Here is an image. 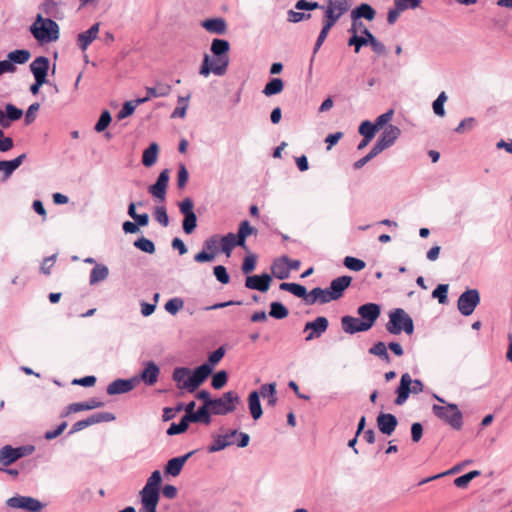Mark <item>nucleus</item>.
<instances>
[{
    "label": "nucleus",
    "instance_id": "1",
    "mask_svg": "<svg viewBox=\"0 0 512 512\" xmlns=\"http://www.w3.org/2000/svg\"><path fill=\"white\" fill-rule=\"evenodd\" d=\"M210 50L214 58L211 60L208 54L204 55L199 74L204 77H208L210 73L217 76L225 75L230 61L229 42L225 39L215 38L211 43Z\"/></svg>",
    "mask_w": 512,
    "mask_h": 512
},
{
    "label": "nucleus",
    "instance_id": "2",
    "mask_svg": "<svg viewBox=\"0 0 512 512\" xmlns=\"http://www.w3.org/2000/svg\"><path fill=\"white\" fill-rule=\"evenodd\" d=\"M210 375L206 365H199L193 370L188 367H176L172 372V380L180 390L193 393Z\"/></svg>",
    "mask_w": 512,
    "mask_h": 512
},
{
    "label": "nucleus",
    "instance_id": "3",
    "mask_svg": "<svg viewBox=\"0 0 512 512\" xmlns=\"http://www.w3.org/2000/svg\"><path fill=\"white\" fill-rule=\"evenodd\" d=\"M279 289L292 293L294 296L301 298L306 305L327 304L329 303L326 290L321 287H315L310 292L304 285L298 283L282 282Z\"/></svg>",
    "mask_w": 512,
    "mask_h": 512
},
{
    "label": "nucleus",
    "instance_id": "4",
    "mask_svg": "<svg viewBox=\"0 0 512 512\" xmlns=\"http://www.w3.org/2000/svg\"><path fill=\"white\" fill-rule=\"evenodd\" d=\"M433 397L440 403L444 405L434 404L432 406L433 414L439 418L441 421L449 425L454 430H460L463 426V414L459 410L457 404L454 403H446V401L434 394Z\"/></svg>",
    "mask_w": 512,
    "mask_h": 512
},
{
    "label": "nucleus",
    "instance_id": "5",
    "mask_svg": "<svg viewBox=\"0 0 512 512\" xmlns=\"http://www.w3.org/2000/svg\"><path fill=\"white\" fill-rule=\"evenodd\" d=\"M60 37V27L51 18L43 17L41 13L34 19V39L39 45L56 42Z\"/></svg>",
    "mask_w": 512,
    "mask_h": 512
},
{
    "label": "nucleus",
    "instance_id": "6",
    "mask_svg": "<svg viewBox=\"0 0 512 512\" xmlns=\"http://www.w3.org/2000/svg\"><path fill=\"white\" fill-rule=\"evenodd\" d=\"M386 330L393 335H398L402 331L407 335H411L414 332V323L412 318L402 308H396L389 314Z\"/></svg>",
    "mask_w": 512,
    "mask_h": 512
},
{
    "label": "nucleus",
    "instance_id": "7",
    "mask_svg": "<svg viewBox=\"0 0 512 512\" xmlns=\"http://www.w3.org/2000/svg\"><path fill=\"white\" fill-rule=\"evenodd\" d=\"M423 390L424 384L421 380H413L409 373H404L401 375L400 384L395 391L397 396L394 402L396 405H403L411 393L419 394L423 392Z\"/></svg>",
    "mask_w": 512,
    "mask_h": 512
},
{
    "label": "nucleus",
    "instance_id": "8",
    "mask_svg": "<svg viewBox=\"0 0 512 512\" xmlns=\"http://www.w3.org/2000/svg\"><path fill=\"white\" fill-rule=\"evenodd\" d=\"M240 402L241 399L237 392L227 391L221 397L214 399L209 409L211 414L227 415L234 412Z\"/></svg>",
    "mask_w": 512,
    "mask_h": 512
},
{
    "label": "nucleus",
    "instance_id": "9",
    "mask_svg": "<svg viewBox=\"0 0 512 512\" xmlns=\"http://www.w3.org/2000/svg\"><path fill=\"white\" fill-rule=\"evenodd\" d=\"M480 300V293L477 289H467L459 296L457 308L463 316H469L479 305Z\"/></svg>",
    "mask_w": 512,
    "mask_h": 512
},
{
    "label": "nucleus",
    "instance_id": "10",
    "mask_svg": "<svg viewBox=\"0 0 512 512\" xmlns=\"http://www.w3.org/2000/svg\"><path fill=\"white\" fill-rule=\"evenodd\" d=\"M179 211L184 216L182 228L186 234H191L197 227V216L194 212V203L187 197L179 203Z\"/></svg>",
    "mask_w": 512,
    "mask_h": 512
},
{
    "label": "nucleus",
    "instance_id": "11",
    "mask_svg": "<svg viewBox=\"0 0 512 512\" xmlns=\"http://www.w3.org/2000/svg\"><path fill=\"white\" fill-rule=\"evenodd\" d=\"M116 419L115 415L111 412H97L90 416H88L86 419L79 420L75 422L70 430L67 433V436H71L91 425L102 423V422H112Z\"/></svg>",
    "mask_w": 512,
    "mask_h": 512
},
{
    "label": "nucleus",
    "instance_id": "12",
    "mask_svg": "<svg viewBox=\"0 0 512 512\" xmlns=\"http://www.w3.org/2000/svg\"><path fill=\"white\" fill-rule=\"evenodd\" d=\"M31 452L32 445H24L16 448L11 445H5L0 449V465L9 466Z\"/></svg>",
    "mask_w": 512,
    "mask_h": 512
},
{
    "label": "nucleus",
    "instance_id": "13",
    "mask_svg": "<svg viewBox=\"0 0 512 512\" xmlns=\"http://www.w3.org/2000/svg\"><path fill=\"white\" fill-rule=\"evenodd\" d=\"M218 252L219 237L218 235H213L204 241L203 250L195 254L194 261L198 263L213 261Z\"/></svg>",
    "mask_w": 512,
    "mask_h": 512
},
{
    "label": "nucleus",
    "instance_id": "14",
    "mask_svg": "<svg viewBox=\"0 0 512 512\" xmlns=\"http://www.w3.org/2000/svg\"><path fill=\"white\" fill-rule=\"evenodd\" d=\"M352 277L343 275L333 279L328 288H325L329 301L340 299L345 290L350 286Z\"/></svg>",
    "mask_w": 512,
    "mask_h": 512
},
{
    "label": "nucleus",
    "instance_id": "15",
    "mask_svg": "<svg viewBox=\"0 0 512 512\" xmlns=\"http://www.w3.org/2000/svg\"><path fill=\"white\" fill-rule=\"evenodd\" d=\"M329 326V321L324 316H318L313 321H309L304 326V332L310 331L309 334L305 337L306 341H311L313 339L319 338L324 334Z\"/></svg>",
    "mask_w": 512,
    "mask_h": 512
},
{
    "label": "nucleus",
    "instance_id": "16",
    "mask_svg": "<svg viewBox=\"0 0 512 512\" xmlns=\"http://www.w3.org/2000/svg\"><path fill=\"white\" fill-rule=\"evenodd\" d=\"M272 282V276L268 273L260 275H248L245 279V287L259 292H267Z\"/></svg>",
    "mask_w": 512,
    "mask_h": 512
},
{
    "label": "nucleus",
    "instance_id": "17",
    "mask_svg": "<svg viewBox=\"0 0 512 512\" xmlns=\"http://www.w3.org/2000/svg\"><path fill=\"white\" fill-rule=\"evenodd\" d=\"M357 313L362 318V322L367 324L369 330L380 316L381 308L376 303H366L358 307Z\"/></svg>",
    "mask_w": 512,
    "mask_h": 512
},
{
    "label": "nucleus",
    "instance_id": "18",
    "mask_svg": "<svg viewBox=\"0 0 512 512\" xmlns=\"http://www.w3.org/2000/svg\"><path fill=\"white\" fill-rule=\"evenodd\" d=\"M24 112L22 109L16 107L12 103L5 105V110L0 109V127L3 129L9 128L12 122L22 118Z\"/></svg>",
    "mask_w": 512,
    "mask_h": 512
},
{
    "label": "nucleus",
    "instance_id": "19",
    "mask_svg": "<svg viewBox=\"0 0 512 512\" xmlns=\"http://www.w3.org/2000/svg\"><path fill=\"white\" fill-rule=\"evenodd\" d=\"M237 435V429L229 430L225 434L213 436L212 443L208 446L209 453H215L233 445L235 442L233 438Z\"/></svg>",
    "mask_w": 512,
    "mask_h": 512
},
{
    "label": "nucleus",
    "instance_id": "20",
    "mask_svg": "<svg viewBox=\"0 0 512 512\" xmlns=\"http://www.w3.org/2000/svg\"><path fill=\"white\" fill-rule=\"evenodd\" d=\"M169 173L170 172L168 169L162 170L159 173L156 182L153 185H151L148 189V191L160 201L165 200L166 190L170 179Z\"/></svg>",
    "mask_w": 512,
    "mask_h": 512
},
{
    "label": "nucleus",
    "instance_id": "21",
    "mask_svg": "<svg viewBox=\"0 0 512 512\" xmlns=\"http://www.w3.org/2000/svg\"><path fill=\"white\" fill-rule=\"evenodd\" d=\"M138 382V378L116 379L107 386L108 395L124 394L132 391Z\"/></svg>",
    "mask_w": 512,
    "mask_h": 512
},
{
    "label": "nucleus",
    "instance_id": "22",
    "mask_svg": "<svg viewBox=\"0 0 512 512\" xmlns=\"http://www.w3.org/2000/svg\"><path fill=\"white\" fill-rule=\"evenodd\" d=\"M171 90L172 87L169 84L157 82L155 87H146V96L137 98L136 104L146 103L153 97H166L170 94Z\"/></svg>",
    "mask_w": 512,
    "mask_h": 512
},
{
    "label": "nucleus",
    "instance_id": "23",
    "mask_svg": "<svg viewBox=\"0 0 512 512\" xmlns=\"http://www.w3.org/2000/svg\"><path fill=\"white\" fill-rule=\"evenodd\" d=\"M375 15L376 11L374 8L367 3H362L351 11V19L354 20V26H363V23L360 21L361 18L372 21Z\"/></svg>",
    "mask_w": 512,
    "mask_h": 512
},
{
    "label": "nucleus",
    "instance_id": "24",
    "mask_svg": "<svg viewBox=\"0 0 512 512\" xmlns=\"http://www.w3.org/2000/svg\"><path fill=\"white\" fill-rule=\"evenodd\" d=\"M159 374V366L153 361H148L144 364V369L141 371L139 379L143 381L145 385L152 386L157 382Z\"/></svg>",
    "mask_w": 512,
    "mask_h": 512
},
{
    "label": "nucleus",
    "instance_id": "25",
    "mask_svg": "<svg viewBox=\"0 0 512 512\" xmlns=\"http://www.w3.org/2000/svg\"><path fill=\"white\" fill-rule=\"evenodd\" d=\"M398 425L397 417L391 413L381 412L377 417V426L381 433L391 435Z\"/></svg>",
    "mask_w": 512,
    "mask_h": 512
},
{
    "label": "nucleus",
    "instance_id": "26",
    "mask_svg": "<svg viewBox=\"0 0 512 512\" xmlns=\"http://www.w3.org/2000/svg\"><path fill=\"white\" fill-rule=\"evenodd\" d=\"M341 325L343 331L347 334L368 331L366 323H363L359 318L350 315H346L341 318Z\"/></svg>",
    "mask_w": 512,
    "mask_h": 512
},
{
    "label": "nucleus",
    "instance_id": "27",
    "mask_svg": "<svg viewBox=\"0 0 512 512\" xmlns=\"http://www.w3.org/2000/svg\"><path fill=\"white\" fill-rule=\"evenodd\" d=\"M100 23H94L88 30L81 32L77 35V45L81 51L87 50L89 45L97 38L99 33Z\"/></svg>",
    "mask_w": 512,
    "mask_h": 512
},
{
    "label": "nucleus",
    "instance_id": "28",
    "mask_svg": "<svg viewBox=\"0 0 512 512\" xmlns=\"http://www.w3.org/2000/svg\"><path fill=\"white\" fill-rule=\"evenodd\" d=\"M194 454V451H190L186 453L185 455L174 457L170 460H168L164 472L167 475H171L173 477H176L180 474L181 470L183 469L184 464L186 461Z\"/></svg>",
    "mask_w": 512,
    "mask_h": 512
},
{
    "label": "nucleus",
    "instance_id": "29",
    "mask_svg": "<svg viewBox=\"0 0 512 512\" xmlns=\"http://www.w3.org/2000/svg\"><path fill=\"white\" fill-rule=\"evenodd\" d=\"M162 481V476L159 470H155L151 473L150 477L147 480V483L142 488L139 494H148L154 496H160V484Z\"/></svg>",
    "mask_w": 512,
    "mask_h": 512
},
{
    "label": "nucleus",
    "instance_id": "30",
    "mask_svg": "<svg viewBox=\"0 0 512 512\" xmlns=\"http://www.w3.org/2000/svg\"><path fill=\"white\" fill-rule=\"evenodd\" d=\"M288 257L282 256L279 258H276L271 265V276H274L275 278L279 280H284L289 278V267L287 265Z\"/></svg>",
    "mask_w": 512,
    "mask_h": 512
},
{
    "label": "nucleus",
    "instance_id": "31",
    "mask_svg": "<svg viewBox=\"0 0 512 512\" xmlns=\"http://www.w3.org/2000/svg\"><path fill=\"white\" fill-rule=\"evenodd\" d=\"M400 135H401L400 128L390 124V125L385 126L383 132L381 133V135L378 137L377 140L380 141L384 145V147L387 149V148L391 147L396 142V140L399 138Z\"/></svg>",
    "mask_w": 512,
    "mask_h": 512
},
{
    "label": "nucleus",
    "instance_id": "32",
    "mask_svg": "<svg viewBox=\"0 0 512 512\" xmlns=\"http://www.w3.org/2000/svg\"><path fill=\"white\" fill-rule=\"evenodd\" d=\"M201 26L208 32L223 35L227 31V23L224 18L216 17L204 20Z\"/></svg>",
    "mask_w": 512,
    "mask_h": 512
},
{
    "label": "nucleus",
    "instance_id": "33",
    "mask_svg": "<svg viewBox=\"0 0 512 512\" xmlns=\"http://www.w3.org/2000/svg\"><path fill=\"white\" fill-rule=\"evenodd\" d=\"M248 408L251 417L256 421L263 415V410L260 402V393L257 390H253L248 395Z\"/></svg>",
    "mask_w": 512,
    "mask_h": 512
},
{
    "label": "nucleus",
    "instance_id": "34",
    "mask_svg": "<svg viewBox=\"0 0 512 512\" xmlns=\"http://www.w3.org/2000/svg\"><path fill=\"white\" fill-rule=\"evenodd\" d=\"M188 423H203L205 425H209L211 423V412L210 409L206 406H200L197 411L190 413L189 415H184Z\"/></svg>",
    "mask_w": 512,
    "mask_h": 512
},
{
    "label": "nucleus",
    "instance_id": "35",
    "mask_svg": "<svg viewBox=\"0 0 512 512\" xmlns=\"http://www.w3.org/2000/svg\"><path fill=\"white\" fill-rule=\"evenodd\" d=\"M362 36H358V34L352 35L348 40L349 46H354V50L358 53L362 46L369 45V36L373 35L370 30L364 27L361 30Z\"/></svg>",
    "mask_w": 512,
    "mask_h": 512
},
{
    "label": "nucleus",
    "instance_id": "36",
    "mask_svg": "<svg viewBox=\"0 0 512 512\" xmlns=\"http://www.w3.org/2000/svg\"><path fill=\"white\" fill-rule=\"evenodd\" d=\"M159 146L156 142H152L142 154V164L145 167H152L158 158Z\"/></svg>",
    "mask_w": 512,
    "mask_h": 512
},
{
    "label": "nucleus",
    "instance_id": "37",
    "mask_svg": "<svg viewBox=\"0 0 512 512\" xmlns=\"http://www.w3.org/2000/svg\"><path fill=\"white\" fill-rule=\"evenodd\" d=\"M7 58L11 66L22 65L29 61L31 52L27 49H16L8 53Z\"/></svg>",
    "mask_w": 512,
    "mask_h": 512
},
{
    "label": "nucleus",
    "instance_id": "38",
    "mask_svg": "<svg viewBox=\"0 0 512 512\" xmlns=\"http://www.w3.org/2000/svg\"><path fill=\"white\" fill-rule=\"evenodd\" d=\"M6 504L11 508L24 509L27 512H32L31 496H14L9 498Z\"/></svg>",
    "mask_w": 512,
    "mask_h": 512
},
{
    "label": "nucleus",
    "instance_id": "39",
    "mask_svg": "<svg viewBox=\"0 0 512 512\" xmlns=\"http://www.w3.org/2000/svg\"><path fill=\"white\" fill-rule=\"evenodd\" d=\"M351 7L350 0H327V6L325 9H331L333 14L338 18H341Z\"/></svg>",
    "mask_w": 512,
    "mask_h": 512
},
{
    "label": "nucleus",
    "instance_id": "40",
    "mask_svg": "<svg viewBox=\"0 0 512 512\" xmlns=\"http://www.w3.org/2000/svg\"><path fill=\"white\" fill-rule=\"evenodd\" d=\"M109 275V269L104 264H95L94 268L90 272L89 283L95 285L101 281H104Z\"/></svg>",
    "mask_w": 512,
    "mask_h": 512
},
{
    "label": "nucleus",
    "instance_id": "41",
    "mask_svg": "<svg viewBox=\"0 0 512 512\" xmlns=\"http://www.w3.org/2000/svg\"><path fill=\"white\" fill-rule=\"evenodd\" d=\"M258 392L260 393V396L268 399L267 404L269 406L273 407L276 405L278 399L276 396L277 391L275 382L263 384Z\"/></svg>",
    "mask_w": 512,
    "mask_h": 512
},
{
    "label": "nucleus",
    "instance_id": "42",
    "mask_svg": "<svg viewBox=\"0 0 512 512\" xmlns=\"http://www.w3.org/2000/svg\"><path fill=\"white\" fill-rule=\"evenodd\" d=\"M50 69V61L45 56H39L34 59V77L46 78Z\"/></svg>",
    "mask_w": 512,
    "mask_h": 512
},
{
    "label": "nucleus",
    "instance_id": "43",
    "mask_svg": "<svg viewBox=\"0 0 512 512\" xmlns=\"http://www.w3.org/2000/svg\"><path fill=\"white\" fill-rule=\"evenodd\" d=\"M140 498L142 506L139 509V512H157V505L160 496L140 494Z\"/></svg>",
    "mask_w": 512,
    "mask_h": 512
},
{
    "label": "nucleus",
    "instance_id": "44",
    "mask_svg": "<svg viewBox=\"0 0 512 512\" xmlns=\"http://www.w3.org/2000/svg\"><path fill=\"white\" fill-rule=\"evenodd\" d=\"M284 89V82L281 78H271L265 85L262 93L267 96H273L281 93Z\"/></svg>",
    "mask_w": 512,
    "mask_h": 512
},
{
    "label": "nucleus",
    "instance_id": "45",
    "mask_svg": "<svg viewBox=\"0 0 512 512\" xmlns=\"http://www.w3.org/2000/svg\"><path fill=\"white\" fill-rule=\"evenodd\" d=\"M289 315L288 308L281 302L270 303L269 316L278 320L284 319Z\"/></svg>",
    "mask_w": 512,
    "mask_h": 512
},
{
    "label": "nucleus",
    "instance_id": "46",
    "mask_svg": "<svg viewBox=\"0 0 512 512\" xmlns=\"http://www.w3.org/2000/svg\"><path fill=\"white\" fill-rule=\"evenodd\" d=\"M387 349L388 345H386L384 342L379 341L369 349V353L378 356L381 360H383L386 363H390L391 358Z\"/></svg>",
    "mask_w": 512,
    "mask_h": 512
},
{
    "label": "nucleus",
    "instance_id": "47",
    "mask_svg": "<svg viewBox=\"0 0 512 512\" xmlns=\"http://www.w3.org/2000/svg\"><path fill=\"white\" fill-rule=\"evenodd\" d=\"M133 245L135 248L147 254H153L156 251L154 242L144 236L136 239Z\"/></svg>",
    "mask_w": 512,
    "mask_h": 512
},
{
    "label": "nucleus",
    "instance_id": "48",
    "mask_svg": "<svg viewBox=\"0 0 512 512\" xmlns=\"http://www.w3.org/2000/svg\"><path fill=\"white\" fill-rule=\"evenodd\" d=\"M104 406V402L99 400L98 398H90L87 401L84 402H75V409H77V412L80 411H89L96 408H101Z\"/></svg>",
    "mask_w": 512,
    "mask_h": 512
},
{
    "label": "nucleus",
    "instance_id": "49",
    "mask_svg": "<svg viewBox=\"0 0 512 512\" xmlns=\"http://www.w3.org/2000/svg\"><path fill=\"white\" fill-rule=\"evenodd\" d=\"M224 355H225V348L223 346H220L215 351L210 353V355L208 356L207 362L203 363L202 365L208 366V368L210 369V374H211L213 371V367L221 361V359L224 357Z\"/></svg>",
    "mask_w": 512,
    "mask_h": 512
},
{
    "label": "nucleus",
    "instance_id": "50",
    "mask_svg": "<svg viewBox=\"0 0 512 512\" xmlns=\"http://www.w3.org/2000/svg\"><path fill=\"white\" fill-rule=\"evenodd\" d=\"M481 474L479 470H473L466 474H463L459 477H457L454 480V485L458 488H466L468 484L476 477H478Z\"/></svg>",
    "mask_w": 512,
    "mask_h": 512
},
{
    "label": "nucleus",
    "instance_id": "51",
    "mask_svg": "<svg viewBox=\"0 0 512 512\" xmlns=\"http://www.w3.org/2000/svg\"><path fill=\"white\" fill-rule=\"evenodd\" d=\"M189 427V423L186 420V418L183 416L179 423H172L169 428L167 429L166 433L169 436L182 434L187 431Z\"/></svg>",
    "mask_w": 512,
    "mask_h": 512
},
{
    "label": "nucleus",
    "instance_id": "52",
    "mask_svg": "<svg viewBox=\"0 0 512 512\" xmlns=\"http://www.w3.org/2000/svg\"><path fill=\"white\" fill-rule=\"evenodd\" d=\"M344 265L349 270L358 272L365 268L366 263L358 258L352 257V256H346L344 258Z\"/></svg>",
    "mask_w": 512,
    "mask_h": 512
},
{
    "label": "nucleus",
    "instance_id": "53",
    "mask_svg": "<svg viewBox=\"0 0 512 512\" xmlns=\"http://www.w3.org/2000/svg\"><path fill=\"white\" fill-rule=\"evenodd\" d=\"M234 238V233H228L227 235L221 237L219 241L221 243L222 252H224L227 256H229L231 254L232 249L236 247Z\"/></svg>",
    "mask_w": 512,
    "mask_h": 512
},
{
    "label": "nucleus",
    "instance_id": "54",
    "mask_svg": "<svg viewBox=\"0 0 512 512\" xmlns=\"http://www.w3.org/2000/svg\"><path fill=\"white\" fill-rule=\"evenodd\" d=\"M447 100V95L444 91H442L438 97L434 100L432 104V108L434 113L437 116L443 117L445 116V109H444V103Z\"/></svg>",
    "mask_w": 512,
    "mask_h": 512
},
{
    "label": "nucleus",
    "instance_id": "55",
    "mask_svg": "<svg viewBox=\"0 0 512 512\" xmlns=\"http://www.w3.org/2000/svg\"><path fill=\"white\" fill-rule=\"evenodd\" d=\"M183 306H184L183 299L180 297H174L166 302L165 310L168 313L175 315L183 308Z\"/></svg>",
    "mask_w": 512,
    "mask_h": 512
},
{
    "label": "nucleus",
    "instance_id": "56",
    "mask_svg": "<svg viewBox=\"0 0 512 512\" xmlns=\"http://www.w3.org/2000/svg\"><path fill=\"white\" fill-rule=\"evenodd\" d=\"M227 380V372L225 370H220L213 375L211 385L214 389L219 390L226 385Z\"/></svg>",
    "mask_w": 512,
    "mask_h": 512
},
{
    "label": "nucleus",
    "instance_id": "57",
    "mask_svg": "<svg viewBox=\"0 0 512 512\" xmlns=\"http://www.w3.org/2000/svg\"><path fill=\"white\" fill-rule=\"evenodd\" d=\"M358 131L363 137L367 136L368 138L373 139L377 132V128L374 123L369 120H365L360 124Z\"/></svg>",
    "mask_w": 512,
    "mask_h": 512
},
{
    "label": "nucleus",
    "instance_id": "58",
    "mask_svg": "<svg viewBox=\"0 0 512 512\" xmlns=\"http://www.w3.org/2000/svg\"><path fill=\"white\" fill-rule=\"evenodd\" d=\"M112 116L108 110L102 111L94 129L96 132H103L111 123Z\"/></svg>",
    "mask_w": 512,
    "mask_h": 512
},
{
    "label": "nucleus",
    "instance_id": "59",
    "mask_svg": "<svg viewBox=\"0 0 512 512\" xmlns=\"http://www.w3.org/2000/svg\"><path fill=\"white\" fill-rule=\"evenodd\" d=\"M448 284H439L432 292V297L438 299L440 304L447 303L448 297Z\"/></svg>",
    "mask_w": 512,
    "mask_h": 512
},
{
    "label": "nucleus",
    "instance_id": "60",
    "mask_svg": "<svg viewBox=\"0 0 512 512\" xmlns=\"http://www.w3.org/2000/svg\"><path fill=\"white\" fill-rule=\"evenodd\" d=\"M257 264V256L255 254H249L244 258V261L241 266V270L244 274L248 276L251 272H253L256 268Z\"/></svg>",
    "mask_w": 512,
    "mask_h": 512
},
{
    "label": "nucleus",
    "instance_id": "61",
    "mask_svg": "<svg viewBox=\"0 0 512 512\" xmlns=\"http://www.w3.org/2000/svg\"><path fill=\"white\" fill-rule=\"evenodd\" d=\"M295 9L300 11H312L315 9H324V6L316 1L298 0L295 3Z\"/></svg>",
    "mask_w": 512,
    "mask_h": 512
},
{
    "label": "nucleus",
    "instance_id": "62",
    "mask_svg": "<svg viewBox=\"0 0 512 512\" xmlns=\"http://www.w3.org/2000/svg\"><path fill=\"white\" fill-rule=\"evenodd\" d=\"M139 104H136V100L134 101H126L121 110L118 112L117 114V118L119 120H122L126 117H129L130 115H132L136 109V107L138 106Z\"/></svg>",
    "mask_w": 512,
    "mask_h": 512
},
{
    "label": "nucleus",
    "instance_id": "63",
    "mask_svg": "<svg viewBox=\"0 0 512 512\" xmlns=\"http://www.w3.org/2000/svg\"><path fill=\"white\" fill-rule=\"evenodd\" d=\"M154 218L163 227H167L169 225V217L165 206H157L155 208Z\"/></svg>",
    "mask_w": 512,
    "mask_h": 512
},
{
    "label": "nucleus",
    "instance_id": "64",
    "mask_svg": "<svg viewBox=\"0 0 512 512\" xmlns=\"http://www.w3.org/2000/svg\"><path fill=\"white\" fill-rule=\"evenodd\" d=\"M339 19L331 9H325L322 29L330 31Z\"/></svg>",
    "mask_w": 512,
    "mask_h": 512
}]
</instances>
